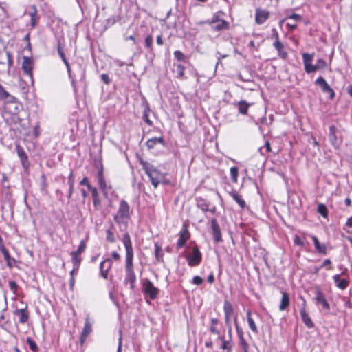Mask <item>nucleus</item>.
<instances>
[{"mask_svg": "<svg viewBox=\"0 0 352 352\" xmlns=\"http://www.w3.org/2000/svg\"><path fill=\"white\" fill-rule=\"evenodd\" d=\"M122 241L126 250V275L124 283L127 284V283H129L130 289H133L136 282V276L133 270V249L131 237L128 232L123 235Z\"/></svg>", "mask_w": 352, "mask_h": 352, "instance_id": "f257e3e1", "label": "nucleus"}, {"mask_svg": "<svg viewBox=\"0 0 352 352\" xmlns=\"http://www.w3.org/2000/svg\"><path fill=\"white\" fill-rule=\"evenodd\" d=\"M140 163L155 188H157L160 183L165 182L166 175L158 170L153 164L143 160H140Z\"/></svg>", "mask_w": 352, "mask_h": 352, "instance_id": "f03ea898", "label": "nucleus"}, {"mask_svg": "<svg viewBox=\"0 0 352 352\" xmlns=\"http://www.w3.org/2000/svg\"><path fill=\"white\" fill-rule=\"evenodd\" d=\"M129 206L125 200H122L119 205V208L116 215L114 217V221L120 224L125 219L129 218Z\"/></svg>", "mask_w": 352, "mask_h": 352, "instance_id": "7ed1b4c3", "label": "nucleus"}, {"mask_svg": "<svg viewBox=\"0 0 352 352\" xmlns=\"http://www.w3.org/2000/svg\"><path fill=\"white\" fill-rule=\"evenodd\" d=\"M142 291L146 295H148L151 300L155 299L159 293V289L155 287L153 283L148 279L144 280Z\"/></svg>", "mask_w": 352, "mask_h": 352, "instance_id": "20e7f679", "label": "nucleus"}, {"mask_svg": "<svg viewBox=\"0 0 352 352\" xmlns=\"http://www.w3.org/2000/svg\"><path fill=\"white\" fill-rule=\"evenodd\" d=\"M316 303L318 305H321L322 311L325 314H329L330 311V305L327 302L324 294L320 289L316 292V296L314 298Z\"/></svg>", "mask_w": 352, "mask_h": 352, "instance_id": "39448f33", "label": "nucleus"}, {"mask_svg": "<svg viewBox=\"0 0 352 352\" xmlns=\"http://www.w3.org/2000/svg\"><path fill=\"white\" fill-rule=\"evenodd\" d=\"M21 109L22 105L16 102L15 100L9 99L5 105L6 111L10 115H17Z\"/></svg>", "mask_w": 352, "mask_h": 352, "instance_id": "423d86ee", "label": "nucleus"}, {"mask_svg": "<svg viewBox=\"0 0 352 352\" xmlns=\"http://www.w3.org/2000/svg\"><path fill=\"white\" fill-rule=\"evenodd\" d=\"M201 253L197 247H194L192 249V254L187 256L188 265L190 266L198 265L201 261Z\"/></svg>", "mask_w": 352, "mask_h": 352, "instance_id": "0eeeda50", "label": "nucleus"}, {"mask_svg": "<svg viewBox=\"0 0 352 352\" xmlns=\"http://www.w3.org/2000/svg\"><path fill=\"white\" fill-rule=\"evenodd\" d=\"M211 230L214 243H217L222 241L220 227L216 219L211 220Z\"/></svg>", "mask_w": 352, "mask_h": 352, "instance_id": "6e6552de", "label": "nucleus"}, {"mask_svg": "<svg viewBox=\"0 0 352 352\" xmlns=\"http://www.w3.org/2000/svg\"><path fill=\"white\" fill-rule=\"evenodd\" d=\"M301 299L303 301L302 307V308L300 309V311L301 319H302V322L305 323V324L308 328H312V327H314V324L312 322L311 318L309 317L308 313L306 311V308H305L306 301H305V300L302 296H301Z\"/></svg>", "mask_w": 352, "mask_h": 352, "instance_id": "1a4fd4ad", "label": "nucleus"}, {"mask_svg": "<svg viewBox=\"0 0 352 352\" xmlns=\"http://www.w3.org/2000/svg\"><path fill=\"white\" fill-rule=\"evenodd\" d=\"M190 236V235L188 230L187 226L184 225L182 230L179 234V237L177 243V248L180 249L184 246L186 242L189 239Z\"/></svg>", "mask_w": 352, "mask_h": 352, "instance_id": "9d476101", "label": "nucleus"}, {"mask_svg": "<svg viewBox=\"0 0 352 352\" xmlns=\"http://www.w3.org/2000/svg\"><path fill=\"white\" fill-rule=\"evenodd\" d=\"M315 83L320 86L322 91L324 92V93H328L330 95V98H333L335 96V93L333 91V90L330 87V86L328 85V83L327 82V81L325 80V79L322 77V76H320L318 77Z\"/></svg>", "mask_w": 352, "mask_h": 352, "instance_id": "9b49d317", "label": "nucleus"}, {"mask_svg": "<svg viewBox=\"0 0 352 352\" xmlns=\"http://www.w3.org/2000/svg\"><path fill=\"white\" fill-rule=\"evenodd\" d=\"M112 267V260L109 258L104 259L100 264V274L104 279L108 278V272Z\"/></svg>", "mask_w": 352, "mask_h": 352, "instance_id": "f8f14e48", "label": "nucleus"}, {"mask_svg": "<svg viewBox=\"0 0 352 352\" xmlns=\"http://www.w3.org/2000/svg\"><path fill=\"white\" fill-rule=\"evenodd\" d=\"M269 16V11L261 8H257L256 10L255 21L257 24H263L268 19Z\"/></svg>", "mask_w": 352, "mask_h": 352, "instance_id": "ddd939ff", "label": "nucleus"}, {"mask_svg": "<svg viewBox=\"0 0 352 352\" xmlns=\"http://www.w3.org/2000/svg\"><path fill=\"white\" fill-rule=\"evenodd\" d=\"M32 60L30 58L24 56L22 63V69L24 73L29 76L31 78H32Z\"/></svg>", "mask_w": 352, "mask_h": 352, "instance_id": "4468645a", "label": "nucleus"}, {"mask_svg": "<svg viewBox=\"0 0 352 352\" xmlns=\"http://www.w3.org/2000/svg\"><path fill=\"white\" fill-rule=\"evenodd\" d=\"M14 314L19 317V322L21 324L27 322L29 319V314L27 307L24 309H16L14 311Z\"/></svg>", "mask_w": 352, "mask_h": 352, "instance_id": "2eb2a0df", "label": "nucleus"}, {"mask_svg": "<svg viewBox=\"0 0 352 352\" xmlns=\"http://www.w3.org/2000/svg\"><path fill=\"white\" fill-rule=\"evenodd\" d=\"M6 60H7L8 68H10L13 64L11 53L7 50L5 51V54L0 52V64H6Z\"/></svg>", "mask_w": 352, "mask_h": 352, "instance_id": "dca6fc26", "label": "nucleus"}, {"mask_svg": "<svg viewBox=\"0 0 352 352\" xmlns=\"http://www.w3.org/2000/svg\"><path fill=\"white\" fill-rule=\"evenodd\" d=\"M274 47L278 51V56L283 60L287 57V52L283 50L284 45L280 41H274Z\"/></svg>", "mask_w": 352, "mask_h": 352, "instance_id": "f3484780", "label": "nucleus"}, {"mask_svg": "<svg viewBox=\"0 0 352 352\" xmlns=\"http://www.w3.org/2000/svg\"><path fill=\"white\" fill-rule=\"evenodd\" d=\"M281 294L282 298L279 305V310L284 311L289 307L290 300L289 294L287 292H281Z\"/></svg>", "mask_w": 352, "mask_h": 352, "instance_id": "a211bd4d", "label": "nucleus"}, {"mask_svg": "<svg viewBox=\"0 0 352 352\" xmlns=\"http://www.w3.org/2000/svg\"><path fill=\"white\" fill-rule=\"evenodd\" d=\"M211 27L212 29L215 31H221L223 30H228L230 28V24L224 19H221L219 22L211 25Z\"/></svg>", "mask_w": 352, "mask_h": 352, "instance_id": "6ab92c4d", "label": "nucleus"}, {"mask_svg": "<svg viewBox=\"0 0 352 352\" xmlns=\"http://www.w3.org/2000/svg\"><path fill=\"white\" fill-rule=\"evenodd\" d=\"M89 190L91 192L94 206L96 209L98 210L100 206V199L99 197L98 190L95 187H90Z\"/></svg>", "mask_w": 352, "mask_h": 352, "instance_id": "aec40b11", "label": "nucleus"}, {"mask_svg": "<svg viewBox=\"0 0 352 352\" xmlns=\"http://www.w3.org/2000/svg\"><path fill=\"white\" fill-rule=\"evenodd\" d=\"M311 239L313 240L315 248L317 250V252L320 254H327L326 245L324 244L320 243L318 238L315 236H312Z\"/></svg>", "mask_w": 352, "mask_h": 352, "instance_id": "412c9836", "label": "nucleus"}, {"mask_svg": "<svg viewBox=\"0 0 352 352\" xmlns=\"http://www.w3.org/2000/svg\"><path fill=\"white\" fill-rule=\"evenodd\" d=\"M230 195L233 198V199L239 205L241 208H245L246 204L245 201L242 199L241 196L238 194L236 190H232L229 192Z\"/></svg>", "mask_w": 352, "mask_h": 352, "instance_id": "4be33fe9", "label": "nucleus"}, {"mask_svg": "<svg viewBox=\"0 0 352 352\" xmlns=\"http://www.w3.org/2000/svg\"><path fill=\"white\" fill-rule=\"evenodd\" d=\"M196 201H197V206L199 209H201L204 212H206V211L209 210V206L210 205L209 201H208L207 200H206L201 197L197 198Z\"/></svg>", "mask_w": 352, "mask_h": 352, "instance_id": "5701e85b", "label": "nucleus"}, {"mask_svg": "<svg viewBox=\"0 0 352 352\" xmlns=\"http://www.w3.org/2000/svg\"><path fill=\"white\" fill-rule=\"evenodd\" d=\"M157 144H161L162 145H164V140L162 137L153 138L148 139L146 142V146L148 149L153 148Z\"/></svg>", "mask_w": 352, "mask_h": 352, "instance_id": "b1692460", "label": "nucleus"}, {"mask_svg": "<svg viewBox=\"0 0 352 352\" xmlns=\"http://www.w3.org/2000/svg\"><path fill=\"white\" fill-rule=\"evenodd\" d=\"M97 177H98V184H99L100 188L103 191H105L106 189H107V184H106V182H105L104 176L103 175V168H102V167H101L98 170Z\"/></svg>", "mask_w": 352, "mask_h": 352, "instance_id": "393cba45", "label": "nucleus"}, {"mask_svg": "<svg viewBox=\"0 0 352 352\" xmlns=\"http://www.w3.org/2000/svg\"><path fill=\"white\" fill-rule=\"evenodd\" d=\"M1 252H2V254L3 255V258H4L5 261H6L8 267L10 268L13 267L14 263L16 262V260L14 258H12L10 256L7 249H5Z\"/></svg>", "mask_w": 352, "mask_h": 352, "instance_id": "a878e982", "label": "nucleus"}, {"mask_svg": "<svg viewBox=\"0 0 352 352\" xmlns=\"http://www.w3.org/2000/svg\"><path fill=\"white\" fill-rule=\"evenodd\" d=\"M218 338L221 340L222 344L221 348L223 350L226 351H231L232 347L233 346V343L232 342V340H225L224 337L221 336V335L218 336Z\"/></svg>", "mask_w": 352, "mask_h": 352, "instance_id": "bb28decb", "label": "nucleus"}, {"mask_svg": "<svg viewBox=\"0 0 352 352\" xmlns=\"http://www.w3.org/2000/svg\"><path fill=\"white\" fill-rule=\"evenodd\" d=\"M250 105V104L247 103L245 100L239 102L237 104L239 112L243 115H246Z\"/></svg>", "mask_w": 352, "mask_h": 352, "instance_id": "cd10ccee", "label": "nucleus"}, {"mask_svg": "<svg viewBox=\"0 0 352 352\" xmlns=\"http://www.w3.org/2000/svg\"><path fill=\"white\" fill-rule=\"evenodd\" d=\"M91 331V324L89 321L88 316L86 318L85 327L81 334V338H86Z\"/></svg>", "mask_w": 352, "mask_h": 352, "instance_id": "c85d7f7f", "label": "nucleus"}, {"mask_svg": "<svg viewBox=\"0 0 352 352\" xmlns=\"http://www.w3.org/2000/svg\"><path fill=\"white\" fill-rule=\"evenodd\" d=\"M247 320H248V323L249 327L251 329V330L254 333H258V329H257L256 323L254 322L253 318L251 316V311H248V312H247Z\"/></svg>", "mask_w": 352, "mask_h": 352, "instance_id": "c756f323", "label": "nucleus"}, {"mask_svg": "<svg viewBox=\"0 0 352 352\" xmlns=\"http://www.w3.org/2000/svg\"><path fill=\"white\" fill-rule=\"evenodd\" d=\"M16 152L19 157L20 158L22 164L24 165L25 162L28 161V155H26L24 149L19 145H16Z\"/></svg>", "mask_w": 352, "mask_h": 352, "instance_id": "7c9ffc66", "label": "nucleus"}, {"mask_svg": "<svg viewBox=\"0 0 352 352\" xmlns=\"http://www.w3.org/2000/svg\"><path fill=\"white\" fill-rule=\"evenodd\" d=\"M65 66L67 67V71L69 77V78L72 80V85L73 87L74 91V92H76L77 91V89H76V80H75V78H74V76L72 74V69H71V67H70V65L68 63L65 64Z\"/></svg>", "mask_w": 352, "mask_h": 352, "instance_id": "2f4dec72", "label": "nucleus"}, {"mask_svg": "<svg viewBox=\"0 0 352 352\" xmlns=\"http://www.w3.org/2000/svg\"><path fill=\"white\" fill-rule=\"evenodd\" d=\"M210 321H211V324H211V326L210 327V331L212 333H214L215 335H217V336H219L220 335V332H219V331L216 327V325L217 324V323L219 322L218 319L215 318H211Z\"/></svg>", "mask_w": 352, "mask_h": 352, "instance_id": "473e14b6", "label": "nucleus"}, {"mask_svg": "<svg viewBox=\"0 0 352 352\" xmlns=\"http://www.w3.org/2000/svg\"><path fill=\"white\" fill-rule=\"evenodd\" d=\"M223 311L225 315H232L233 313L232 305L228 300H225L223 303Z\"/></svg>", "mask_w": 352, "mask_h": 352, "instance_id": "72a5a7b5", "label": "nucleus"}, {"mask_svg": "<svg viewBox=\"0 0 352 352\" xmlns=\"http://www.w3.org/2000/svg\"><path fill=\"white\" fill-rule=\"evenodd\" d=\"M0 98L2 99L15 100V98L10 96L9 93L0 85Z\"/></svg>", "mask_w": 352, "mask_h": 352, "instance_id": "f704fd0d", "label": "nucleus"}, {"mask_svg": "<svg viewBox=\"0 0 352 352\" xmlns=\"http://www.w3.org/2000/svg\"><path fill=\"white\" fill-rule=\"evenodd\" d=\"M71 255H72V261L74 264V266L76 267L77 268H79V265L81 262V258L80 257V255L76 254L74 252H72Z\"/></svg>", "mask_w": 352, "mask_h": 352, "instance_id": "c9c22d12", "label": "nucleus"}, {"mask_svg": "<svg viewBox=\"0 0 352 352\" xmlns=\"http://www.w3.org/2000/svg\"><path fill=\"white\" fill-rule=\"evenodd\" d=\"M155 258L158 261H161L163 257V253L162 248L157 244L155 245Z\"/></svg>", "mask_w": 352, "mask_h": 352, "instance_id": "e433bc0d", "label": "nucleus"}, {"mask_svg": "<svg viewBox=\"0 0 352 352\" xmlns=\"http://www.w3.org/2000/svg\"><path fill=\"white\" fill-rule=\"evenodd\" d=\"M153 39L152 35H148L145 38V47L150 52L153 51Z\"/></svg>", "mask_w": 352, "mask_h": 352, "instance_id": "4c0bfd02", "label": "nucleus"}, {"mask_svg": "<svg viewBox=\"0 0 352 352\" xmlns=\"http://www.w3.org/2000/svg\"><path fill=\"white\" fill-rule=\"evenodd\" d=\"M314 54H309V53H303L302 54V60L304 65L311 63L313 59H314Z\"/></svg>", "mask_w": 352, "mask_h": 352, "instance_id": "58836bf2", "label": "nucleus"}, {"mask_svg": "<svg viewBox=\"0 0 352 352\" xmlns=\"http://www.w3.org/2000/svg\"><path fill=\"white\" fill-rule=\"evenodd\" d=\"M27 343L28 344L30 349L33 352H37L38 351V347L36 343L31 338H27Z\"/></svg>", "mask_w": 352, "mask_h": 352, "instance_id": "ea45409f", "label": "nucleus"}, {"mask_svg": "<svg viewBox=\"0 0 352 352\" xmlns=\"http://www.w3.org/2000/svg\"><path fill=\"white\" fill-rule=\"evenodd\" d=\"M318 212L324 217H327L328 210L325 205L320 204L318 206Z\"/></svg>", "mask_w": 352, "mask_h": 352, "instance_id": "a19ab883", "label": "nucleus"}, {"mask_svg": "<svg viewBox=\"0 0 352 352\" xmlns=\"http://www.w3.org/2000/svg\"><path fill=\"white\" fill-rule=\"evenodd\" d=\"M184 71L185 67L182 64H178L176 65V72L177 73V77L179 78H183L184 76Z\"/></svg>", "mask_w": 352, "mask_h": 352, "instance_id": "79ce46f5", "label": "nucleus"}, {"mask_svg": "<svg viewBox=\"0 0 352 352\" xmlns=\"http://www.w3.org/2000/svg\"><path fill=\"white\" fill-rule=\"evenodd\" d=\"M349 284V282L347 279L346 278H343V279H341L337 284H336V286L342 289V290H344L345 289L348 285Z\"/></svg>", "mask_w": 352, "mask_h": 352, "instance_id": "37998d69", "label": "nucleus"}, {"mask_svg": "<svg viewBox=\"0 0 352 352\" xmlns=\"http://www.w3.org/2000/svg\"><path fill=\"white\" fill-rule=\"evenodd\" d=\"M237 176H238V168L236 167H232L230 168V177H231V179L233 182L236 183L237 182Z\"/></svg>", "mask_w": 352, "mask_h": 352, "instance_id": "c03bdc74", "label": "nucleus"}, {"mask_svg": "<svg viewBox=\"0 0 352 352\" xmlns=\"http://www.w3.org/2000/svg\"><path fill=\"white\" fill-rule=\"evenodd\" d=\"M149 111V108L148 107H146L144 110V114H143V116H142V119L144 120V121L148 125V126H152L153 125V122L148 118V112Z\"/></svg>", "mask_w": 352, "mask_h": 352, "instance_id": "a18cd8bd", "label": "nucleus"}, {"mask_svg": "<svg viewBox=\"0 0 352 352\" xmlns=\"http://www.w3.org/2000/svg\"><path fill=\"white\" fill-rule=\"evenodd\" d=\"M335 131H336V128L334 126H330V128H329V139L333 144H336V141Z\"/></svg>", "mask_w": 352, "mask_h": 352, "instance_id": "49530a36", "label": "nucleus"}, {"mask_svg": "<svg viewBox=\"0 0 352 352\" xmlns=\"http://www.w3.org/2000/svg\"><path fill=\"white\" fill-rule=\"evenodd\" d=\"M175 58L178 60L186 62V56L183 52L179 50H176L174 52Z\"/></svg>", "mask_w": 352, "mask_h": 352, "instance_id": "de8ad7c7", "label": "nucleus"}, {"mask_svg": "<svg viewBox=\"0 0 352 352\" xmlns=\"http://www.w3.org/2000/svg\"><path fill=\"white\" fill-rule=\"evenodd\" d=\"M106 234H107L106 239L109 242H110L111 243L116 242V237L110 229H109L106 231Z\"/></svg>", "mask_w": 352, "mask_h": 352, "instance_id": "09e8293b", "label": "nucleus"}, {"mask_svg": "<svg viewBox=\"0 0 352 352\" xmlns=\"http://www.w3.org/2000/svg\"><path fill=\"white\" fill-rule=\"evenodd\" d=\"M86 249V243L84 241H81L80 243V245L78 246V248L76 251H74L73 252L80 255Z\"/></svg>", "mask_w": 352, "mask_h": 352, "instance_id": "8fccbe9b", "label": "nucleus"}, {"mask_svg": "<svg viewBox=\"0 0 352 352\" xmlns=\"http://www.w3.org/2000/svg\"><path fill=\"white\" fill-rule=\"evenodd\" d=\"M304 65H305V70L308 74L313 73L316 71V65H314L311 63L306 64Z\"/></svg>", "mask_w": 352, "mask_h": 352, "instance_id": "3c124183", "label": "nucleus"}, {"mask_svg": "<svg viewBox=\"0 0 352 352\" xmlns=\"http://www.w3.org/2000/svg\"><path fill=\"white\" fill-rule=\"evenodd\" d=\"M239 345L243 349V352H249V351H248L249 345L247 343V342L245 341V338L239 340Z\"/></svg>", "mask_w": 352, "mask_h": 352, "instance_id": "603ef678", "label": "nucleus"}, {"mask_svg": "<svg viewBox=\"0 0 352 352\" xmlns=\"http://www.w3.org/2000/svg\"><path fill=\"white\" fill-rule=\"evenodd\" d=\"M235 326H236V333H237L239 339L241 340V339L244 338L243 331L241 327H239V326L237 323V321H236V318H235Z\"/></svg>", "mask_w": 352, "mask_h": 352, "instance_id": "864d4df0", "label": "nucleus"}, {"mask_svg": "<svg viewBox=\"0 0 352 352\" xmlns=\"http://www.w3.org/2000/svg\"><path fill=\"white\" fill-rule=\"evenodd\" d=\"M316 65V70L318 69H322L324 67H326V61L322 59V58H319L318 60H317V63Z\"/></svg>", "mask_w": 352, "mask_h": 352, "instance_id": "5fc2aeb1", "label": "nucleus"}, {"mask_svg": "<svg viewBox=\"0 0 352 352\" xmlns=\"http://www.w3.org/2000/svg\"><path fill=\"white\" fill-rule=\"evenodd\" d=\"M9 287L10 290H12L14 294L16 293V290L18 289V285L16 283L14 280H9L8 281Z\"/></svg>", "mask_w": 352, "mask_h": 352, "instance_id": "6e6d98bb", "label": "nucleus"}, {"mask_svg": "<svg viewBox=\"0 0 352 352\" xmlns=\"http://www.w3.org/2000/svg\"><path fill=\"white\" fill-rule=\"evenodd\" d=\"M37 10L35 6H32L29 11V15L30 18H36Z\"/></svg>", "mask_w": 352, "mask_h": 352, "instance_id": "4d7b16f0", "label": "nucleus"}, {"mask_svg": "<svg viewBox=\"0 0 352 352\" xmlns=\"http://www.w3.org/2000/svg\"><path fill=\"white\" fill-rule=\"evenodd\" d=\"M221 19H219V16L217 14H214L210 21H207L206 23H208L210 25L215 24L219 22Z\"/></svg>", "mask_w": 352, "mask_h": 352, "instance_id": "13d9d810", "label": "nucleus"}, {"mask_svg": "<svg viewBox=\"0 0 352 352\" xmlns=\"http://www.w3.org/2000/svg\"><path fill=\"white\" fill-rule=\"evenodd\" d=\"M80 185L81 186H86L89 190H90V187H92L89 183L88 178L87 177H85L80 182Z\"/></svg>", "mask_w": 352, "mask_h": 352, "instance_id": "bf43d9fd", "label": "nucleus"}, {"mask_svg": "<svg viewBox=\"0 0 352 352\" xmlns=\"http://www.w3.org/2000/svg\"><path fill=\"white\" fill-rule=\"evenodd\" d=\"M68 185H69V187H72V186H74V174H73L72 171H71V173L68 177Z\"/></svg>", "mask_w": 352, "mask_h": 352, "instance_id": "052dcab7", "label": "nucleus"}, {"mask_svg": "<svg viewBox=\"0 0 352 352\" xmlns=\"http://www.w3.org/2000/svg\"><path fill=\"white\" fill-rule=\"evenodd\" d=\"M202 282H203V279L199 276H195L192 278V283L195 285H199L201 284Z\"/></svg>", "mask_w": 352, "mask_h": 352, "instance_id": "680f3d73", "label": "nucleus"}, {"mask_svg": "<svg viewBox=\"0 0 352 352\" xmlns=\"http://www.w3.org/2000/svg\"><path fill=\"white\" fill-rule=\"evenodd\" d=\"M101 79L106 84V85H109L110 84V82H111V80L108 76V74H102L101 75Z\"/></svg>", "mask_w": 352, "mask_h": 352, "instance_id": "e2e57ef3", "label": "nucleus"}, {"mask_svg": "<svg viewBox=\"0 0 352 352\" xmlns=\"http://www.w3.org/2000/svg\"><path fill=\"white\" fill-rule=\"evenodd\" d=\"M294 244L298 246H303L304 242L302 241L300 236H296L294 240Z\"/></svg>", "mask_w": 352, "mask_h": 352, "instance_id": "0e129e2a", "label": "nucleus"}, {"mask_svg": "<svg viewBox=\"0 0 352 352\" xmlns=\"http://www.w3.org/2000/svg\"><path fill=\"white\" fill-rule=\"evenodd\" d=\"M288 19H293L295 21H299L301 19V16L298 14H293L287 16Z\"/></svg>", "mask_w": 352, "mask_h": 352, "instance_id": "69168bd1", "label": "nucleus"}, {"mask_svg": "<svg viewBox=\"0 0 352 352\" xmlns=\"http://www.w3.org/2000/svg\"><path fill=\"white\" fill-rule=\"evenodd\" d=\"M273 34H272V38L275 39L274 41H279V36L278 32L276 30V29L272 30Z\"/></svg>", "mask_w": 352, "mask_h": 352, "instance_id": "338daca9", "label": "nucleus"}, {"mask_svg": "<svg viewBox=\"0 0 352 352\" xmlns=\"http://www.w3.org/2000/svg\"><path fill=\"white\" fill-rule=\"evenodd\" d=\"M345 226L352 228V217L349 218L345 223Z\"/></svg>", "mask_w": 352, "mask_h": 352, "instance_id": "774afa93", "label": "nucleus"}]
</instances>
